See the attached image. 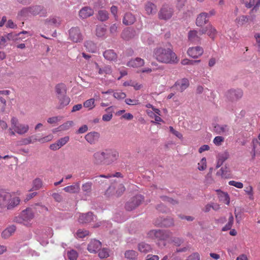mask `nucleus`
I'll return each instance as SVG.
<instances>
[{
	"label": "nucleus",
	"mask_w": 260,
	"mask_h": 260,
	"mask_svg": "<svg viewBox=\"0 0 260 260\" xmlns=\"http://www.w3.org/2000/svg\"><path fill=\"white\" fill-rule=\"evenodd\" d=\"M153 57L158 62L163 63H176L178 59L176 54L170 48L156 47L153 50Z\"/></svg>",
	"instance_id": "nucleus-1"
},
{
	"label": "nucleus",
	"mask_w": 260,
	"mask_h": 260,
	"mask_svg": "<svg viewBox=\"0 0 260 260\" xmlns=\"http://www.w3.org/2000/svg\"><path fill=\"white\" fill-rule=\"evenodd\" d=\"M20 202L19 197L14 193L9 192L5 189H0V208L12 210L18 206Z\"/></svg>",
	"instance_id": "nucleus-2"
},
{
	"label": "nucleus",
	"mask_w": 260,
	"mask_h": 260,
	"mask_svg": "<svg viewBox=\"0 0 260 260\" xmlns=\"http://www.w3.org/2000/svg\"><path fill=\"white\" fill-rule=\"evenodd\" d=\"M46 10L42 6L38 5L24 8L19 13V15L22 17L36 15H40L41 16H46Z\"/></svg>",
	"instance_id": "nucleus-3"
},
{
	"label": "nucleus",
	"mask_w": 260,
	"mask_h": 260,
	"mask_svg": "<svg viewBox=\"0 0 260 260\" xmlns=\"http://www.w3.org/2000/svg\"><path fill=\"white\" fill-rule=\"evenodd\" d=\"M34 217L33 208H27L21 212L19 216L15 218V220L17 222L27 225Z\"/></svg>",
	"instance_id": "nucleus-4"
},
{
	"label": "nucleus",
	"mask_w": 260,
	"mask_h": 260,
	"mask_svg": "<svg viewBox=\"0 0 260 260\" xmlns=\"http://www.w3.org/2000/svg\"><path fill=\"white\" fill-rule=\"evenodd\" d=\"M143 201L144 197L142 195L137 194L126 202L125 205V209L127 211H132L139 206Z\"/></svg>",
	"instance_id": "nucleus-5"
},
{
	"label": "nucleus",
	"mask_w": 260,
	"mask_h": 260,
	"mask_svg": "<svg viewBox=\"0 0 260 260\" xmlns=\"http://www.w3.org/2000/svg\"><path fill=\"white\" fill-rule=\"evenodd\" d=\"M69 39L74 43H80L83 40V36L78 27H73L69 30Z\"/></svg>",
	"instance_id": "nucleus-6"
},
{
	"label": "nucleus",
	"mask_w": 260,
	"mask_h": 260,
	"mask_svg": "<svg viewBox=\"0 0 260 260\" xmlns=\"http://www.w3.org/2000/svg\"><path fill=\"white\" fill-rule=\"evenodd\" d=\"M103 150L106 158V165H111L118 159L119 153L116 150L112 149H105Z\"/></svg>",
	"instance_id": "nucleus-7"
},
{
	"label": "nucleus",
	"mask_w": 260,
	"mask_h": 260,
	"mask_svg": "<svg viewBox=\"0 0 260 260\" xmlns=\"http://www.w3.org/2000/svg\"><path fill=\"white\" fill-rule=\"evenodd\" d=\"M125 188L122 184L115 183L113 185L110 186L106 191V194L109 195L110 193L115 194L116 197L120 196L125 191Z\"/></svg>",
	"instance_id": "nucleus-8"
},
{
	"label": "nucleus",
	"mask_w": 260,
	"mask_h": 260,
	"mask_svg": "<svg viewBox=\"0 0 260 260\" xmlns=\"http://www.w3.org/2000/svg\"><path fill=\"white\" fill-rule=\"evenodd\" d=\"M173 9L168 5H163L158 12V17L160 19L168 20L170 19L173 14Z\"/></svg>",
	"instance_id": "nucleus-9"
},
{
	"label": "nucleus",
	"mask_w": 260,
	"mask_h": 260,
	"mask_svg": "<svg viewBox=\"0 0 260 260\" xmlns=\"http://www.w3.org/2000/svg\"><path fill=\"white\" fill-rule=\"evenodd\" d=\"M148 236L150 238L156 239L158 240H164L169 237V235L166 232L160 230H151L148 232Z\"/></svg>",
	"instance_id": "nucleus-10"
},
{
	"label": "nucleus",
	"mask_w": 260,
	"mask_h": 260,
	"mask_svg": "<svg viewBox=\"0 0 260 260\" xmlns=\"http://www.w3.org/2000/svg\"><path fill=\"white\" fill-rule=\"evenodd\" d=\"M226 96L229 100L236 101L241 99L243 96V91L240 89H231L228 91Z\"/></svg>",
	"instance_id": "nucleus-11"
},
{
	"label": "nucleus",
	"mask_w": 260,
	"mask_h": 260,
	"mask_svg": "<svg viewBox=\"0 0 260 260\" xmlns=\"http://www.w3.org/2000/svg\"><path fill=\"white\" fill-rule=\"evenodd\" d=\"M93 162L96 165H106L104 150L98 151L93 154Z\"/></svg>",
	"instance_id": "nucleus-12"
},
{
	"label": "nucleus",
	"mask_w": 260,
	"mask_h": 260,
	"mask_svg": "<svg viewBox=\"0 0 260 260\" xmlns=\"http://www.w3.org/2000/svg\"><path fill=\"white\" fill-rule=\"evenodd\" d=\"M95 216L91 212L87 213H80L78 217V221L81 223H87L94 220Z\"/></svg>",
	"instance_id": "nucleus-13"
},
{
	"label": "nucleus",
	"mask_w": 260,
	"mask_h": 260,
	"mask_svg": "<svg viewBox=\"0 0 260 260\" xmlns=\"http://www.w3.org/2000/svg\"><path fill=\"white\" fill-rule=\"evenodd\" d=\"M209 14L202 12L199 14L196 19V24L198 26L202 27L208 22Z\"/></svg>",
	"instance_id": "nucleus-14"
},
{
	"label": "nucleus",
	"mask_w": 260,
	"mask_h": 260,
	"mask_svg": "<svg viewBox=\"0 0 260 260\" xmlns=\"http://www.w3.org/2000/svg\"><path fill=\"white\" fill-rule=\"evenodd\" d=\"M203 49L200 47H190L187 50V54L190 57L196 58L201 56L203 53Z\"/></svg>",
	"instance_id": "nucleus-15"
},
{
	"label": "nucleus",
	"mask_w": 260,
	"mask_h": 260,
	"mask_svg": "<svg viewBox=\"0 0 260 260\" xmlns=\"http://www.w3.org/2000/svg\"><path fill=\"white\" fill-rule=\"evenodd\" d=\"M100 137V134L96 132L88 133L85 136V139L90 144L96 143Z\"/></svg>",
	"instance_id": "nucleus-16"
},
{
	"label": "nucleus",
	"mask_w": 260,
	"mask_h": 260,
	"mask_svg": "<svg viewBox=\"0 0 260 260\" xmlns=\"http://www.w3.org/2000/svg\"><path fill=\"white\" fill-rule=\"evenodd\" d=\"M93 14V10L89 7H84L82 8L79 12V17L81 19H86L92 16Z\"/></svg>",
	"instance_id": "nucleus-17"
},
{
	"label": "nucleus",
	"mask_w": 260,
	"mask_h": 260,
	"mask_svg": "<svg viewBox=\"0 0 260 260\" xmlns=\"http://www.w3.org/2000/svg\"><path fill=\"white\" fill-rule=\"evenodd\" d=\"M189 85V81L186 78H183L176 82L174 86L180 92H183Z\"/></svg>",
	"instance_id": "nucleus-18"
},
{
	"label": "nucleus",
	"mask_w": 260,
	"mask_h": 260,
	"mask_svg": "<svg viewBox=\"0 0 260 260\" xmlns=\"http://www.w3.org/2000/svg\"><path fill=\"white\" fill-rule=\"evenodd\" d=\"M136 18L132 13H126L123 18L122 22L125 25H131L135 23Z\"/></svg>",
	"instance_id": "nucleus-19"
},
{
	"label": "nucleus",
	"mask_w": 260,
	"mask_h": 260,
	"mask_svg": "<svg viewBox=\"0 0 260 260\" xmlns=\"http://www.w3.org/2000/svg\"><path fill=\"white\" fill-rule=\"evenodd\" d=\"M56 98L58 101V104L57 107V108L58 109L63 108L65 106L69 105L70 102V99L67 94L58 96Z\"/></svg>",
	"instance_id": "nucleus-20"
},
{
	"label": "nucleus",
	"mask_w": 260,
	"mask_h": 260,
	"mask_svg": "<svg viewBox=\"0 0 260 260\" xmlns=\"http://www.w3.org/2000/svg\"><path fill=\"white\" fill-rule=\"evenodd\" d=\"M101 247V243L96 240H92L88 244L87 249L90 253H95Z\"/></svg>",
	"instance_id": "nucleus-21"
},
{
	"label": "nucleus",
	"mask_w": 260,
	"mask_h": 260,
	"mask_svg": "<svg viewBox=\"0 0 260 260\" xmlns=\"http://www.w3.org/2000/svg\"><path fill=\"white\" fill-rule=\"evenodd\" d=\"M188 39L190 42L195 44L199 43L201 40L198 31L196 30H191L188 32Z\"/></svg>",
	"instance_id": "nucleus-22"
},
{
	"label": "nucleus",
	"mask_w": 260,
	"mask_h": 260,
	"mask_svg": "<svg viewBox=\"0 0 260 260\" xmlns=\"http://www.w3.org/2000/svg\"><path fill=\"white\" fill-rule=\"evenodd\" d=\"M145 63L144 60L139 57L131 59L127 63V66L133 68H139L143 66Z\"/></svg>",
	"instance_id": "nucleus-23"
},
{
	"label": "nucleus",
	"mask_w": 260,
	"mask_h": 260,
	"mask_svg": "<svg viewBox=\"0 0 260 260\" xmlns=\"http://www.w3.org/2000/svg\"><path fill=\"white\" fill-rule=\"evenodd\" d=\"M136 31L132 29L123 30L121 34V37L124 40L128 41L135 37Z\"/></svg>",
	"instance_id": "nucleus-24"
},
{
	"label": "nucleus",
	"mask_w": 260,
	"mask_h": 260,
	"mask_svg": "<svg viewBox=\"0 0 260 260\" xmlns=\"http://www.w3.org/2000/svg\"><path fill=\"white\" fill-rule=\"evenodd\" d=\"M56 98L67 94V88L63 84H58L55 87Z\"/></svg>",
	"instance_id": "nucleus-25"
},
{
	"label": "nucleus",
	"mask_w": 260,
	"mask_h": 260,
	"mask_svg": "<svg viewBox=\"0 0 260 260\" xmlns=\"http://www.w3.org/2000/svg\"><path fill=\"white\" fill-rule=\"evenodd\" d=\"M145 9L148 15H154L157 11L156 6L151 2H147L145 4Z\"/></svg>",
	"instance_id": "nucleus-26"
},
{
	"label": "nucleus",
	"mask_w": 260,
	"mask_h": 260,
	"mask_svg": "<svg viewBox=\"0 0 260 260\" xmlns=\"http://www.w3.org/2000/svg\"><path fill=\"white\" fill-rule=\"evenodd\" d=\"M259 6L260 0H250L249 3H246V7L248 8H250L252 6H254L250 11V14L257 12Z\"/></svg>",
	"instance_id": "nucleus-27"
},
{
	"label": "nucleus",
	"mask_w": 260,
	"mask_h": 260,
	"mask_svg": "<svg viewBox=\"0 0 260 260\" xmlns=\"http://www.w3.org/2000/svg\"><path fill=\"white\" fill-rule=\"evenodd\" d=\"M125 173L124 172H113L107 175H100L99 177L106 178L113 177L122 178L125 177Z\"/></svg>",
	"instance_id": "nucleus-28"
},
{
	"label": "nucleus",
	"mask_w": 260,
	"mask_h": 260,
	"mask_svg": "<svg viewBox=\"0 0 260 260\" xmlns=\"http://www.w3.org/2000/svg\"><path fill=\"white\" fill-rule=\"evenodd\" d=\"M105 58L109 61L115 60L117 58V54L113 50H107L103 53Z\"/></svg>",
	"instance_id": "nucleus-29"
},
{
	"label": "nucleus",
	"mask_w": 260,
	"mask_h": 260,
	"mask_svg": "<svg viewBox=\"0 0 260 260\" xmlns=\"http://www.w3.org/2000/svg\"><path fill=\"white\" fill-rule=\"evenodd\" d=\"M95 70L98 71L100 75L104 74H110L112 73V69L110 66H106L103 68H100V66L97 63H95Z\"/></svg>",
	"instance_id": "nucleus-30"
},
{
	"label": "nucleus",
	"mask_w": 260,
	"mask_h": 260,
	"mask_svg": "<svg viewBox=\"0 0 260 260\" xmlns=\"http://www.w3.org/2000/svg\"><path fill=\"white\" fill-rule=\"evenodd\" d=\"M45 23L48 25L58 26L60 24V20L58 17H50L45 20Z\"/></svg>",
	"instance_id": "nucleus-31"
},
{
	"label": "nucleus",
	"mask_w": 260,
	"mask_h": 260,
	"mask_svg": "<svg viewBox=\"0 0 260 260\" xmlns=\"http://www.w3.org/2000/svg\"><path fill=\"white\" fill-rule=\"evenodd\" d=\"M29 129V126L27 124L19 123L15 128V131L19 135H23L26 133Z\"/></svg>",
	"instance_id": "nucleus-32"
},
{
	"label": "nucleus",
	"mask_w": 260,
	"mask_h": 260,
	"mask_svg": "<svg viewBox=\"0 0 260 260\" xmlns=\"http://www.w3.org/2000/svg\"><path fill=\"white\" fill-rule=\"evenodd\" d=\"M229 172V169L226 167H222L217 172L216 175L218 177H221L226 179L230 177Z\"/></svg>",
	"instance_id": "nucleus-33"
},
{
	"label": "nucleus",
	"mask_w": 260,
	"mask_h": 260,
	"mask_svg": "<svg viewBox=\"0 0 260 260\" xmlns=\"http://www.w3.org/2000/svg\"><path fill=\"white\" fill-rule=\"evenodd\" d=\"M16 231V227L14 225L10 226L5 229L2 233V236L5 239H7L12 235Z\"/></svg>",
	"instance_id": "nucleus-34"
},
{
	"label": "nucleus",
	"mask_w": 260,
	"mask_h": 260,
	"mask_svg": "<svg viewBox=\"0 0 260 260\" xmlns=\"http://www.w3.org/2000/svg\"><path fill=\"white\" fill-rule=\"evenodd\" d=\"M218 192V198L220 201L223 203L229 205L230 204V199L227 193L217 190Z\"/></svg>",
	"instance_id": "nucleus-35"
},
{
	"label": "nucleus",
	"mask_w": 260,
	"mask_h": 260,
	"mask_svg": "<svg viewBox=\"0 0 260 260\" xmlns=\"http://www.w3.org/2000/svg\"><path fill=\"white\" fill-rule=\"evenodd\" d=\"M214 131L217 134H223L229 131V127L227 125H216L214 128Z\"/></svg>",
	"instance_id": "nucleus-36"
},
{
	"label": "nucleus",
	"mask_w": 260,
	"mask_h": 260,
	"mask_svg": "<svg viewBox=\"0 0 260 260\" xmlns=\"http://www.w3.org/2000/svg\"><path fill=\"white\" fill-rule=\"evenodd\" d=\"M84 46L89 52L94 53L96 51V46L92 41H86L84 43Z\"/></svg>",
	"instance_id": "nucleus-37"
},
{
	"label": "nucleus",
	"mask_w": 260,
	"mask_h": 260,
	"mask_svg": "<svg viewBox=\"0 0 260 260\" xmlns=\"http://www.w3.org/2000/svg\"><path fill=\"white\" fill-rule=\"evenodd\" d=\"M141 39L144 43L148 45H151L154 41L152 35L148 32L143 34Z\"/></svg>",
	"instance_id": "nucleus-38"
},
{
	"label": "nucleus",
	"mask_w": 260,
	"mask_h": 260,
	"mask_svg": "<svg viewBox=\"0 0 260 260\" xmlns=\"http://www.w3.org/2000/svg\"><path fill=\"white\" fill-rule=\"evenodd\" d=\"M105 111L107 112V114L103 115L102 119L104 121H109L113 117V107L110 106L108 107L105 110Z\"/></svg>",
	"instance_id": "nucleus-39"
},
{
	"label": "nucleus",
	"mask_w": 260,
	"mask_h": 260,
	"mask_svg": "<svg viewBox=\"0 0 260 260\" xmlns=\"http://www.w3.org/2000/svg\"><path fill=\"white\" fill-rule=\"evenodd\" d=\"M138 249L140 252L146 253L150 252L152 248L150 245L142 242L138 245Z\"/></svg>",
	"instance_id": "nucleus-40"
},
{
	"label": "nucleus",
	"mask_w": 260,
	"mask_h": 260,
	"mask_svg": "<svg viewBox=\"0 0 260 260\" xmlns=\"http://www.w3.org/2000/svg\"><path fill=\"white\" fill-rule=\"evenodd\" d=\"M80 187L78 184H75L70 186H67L63 188V190L69 193H76L79 191Z\"/></svg>",
	"instance_id": "nucleus-41"
},
{
	"label": "nucleus",
	"mask_w": 260,
	"mask_h": 260,
	"mask_svg": "<svg viewBox=\"0 0 260 260\" xmlns=\"http://www.w3.org/2000/svg\"><path fill=\"white\" fill-rule=\"evenodd\" d=\"M124 255L127 259L129 260H136L138 254L137 252L134 250H129L125 251Z\"/></svg>",
	"instance_id": "nucleus-42"
},
{
	"label": "nucleus",
	"mask_w": 260,
	"mask_h": 260,
	"mask_svg": "<svg viewBox=\"0 0 260 260\" xmlns=\"http://www.w3.org/2000/svg\"><path fill=\"white\" fill-rule=\"evenodd\" d=\"M109 18V14L105 10H100L98 12V19L101 21H105Z\"/></svg>",
	"instance_id": "nucleus-43"
},
{
	"label": "nucleus",
	"mask_w": 260,
	"mask_h": 260,
	"mask_svg": "<svg viewBox=\"0 0 260 260\" xmlns=\"http://www.w3.org/2000/svg\"><path fill=\"white\" fill-rule=\"evenodd\" d=\"M248 21V18L247 16L242 15L237 18L235 20V22L238 26H241L247 22Z\"/></svg>",
	"instance_id": "nucleus-44"
},
{
	"label": "nucleus",
	"mask_w": 260,
	"mask_h": 260,
	"mask_svg": "<svg viewBox=\"0 0 260 260\" xmlns=\"http://www.w3.org/2000/svg\"><path fill=\"white\" fill-rule=\"evenodd\" d=\"M234 223V217L232 214L229 218L228 222L222 229V231H226L231 229Z\"/></svg>",
	"instance_id": "nucleus-45"
},
{
	"label": "nucleus",
	"mask_w": 260,
	"mask_h": 260,
	"mask_svg": "<svg viewBox=\"0 0 260 260\" xmlns=\"http://www.w3.org/2000/svg\"><path fill=\"white\" fill-rule=\"evenodd\" d=\"M208 31L207 32L209 37H210L211 39H213L216 34L217 30L216 29L211 25H207Z\"/></svg>",
	"instance_id": "nucleus-46"
},
{
	"label": "nucleus",
	"mask_w": 260,
	"mask_h": 260,
	"mask_svg": "<svg viewBox=\"0 0 260 260\" xmlns=\"http://www.w3.org/2000/svg\"><path fill=\"white\" fill-rule=\"evenodd\" d=\"M74 124V122L73 121H68L62 124L59 125L58 126L59 129H61L62 131H64L68 130L71 127H72Z\"/></svg>",
	"instance_id": "nucleus-47"
},
{
	"label": "nucleus",
	"mask_w": 260,
	"mask_h": 260,
	"mask_svg": "<svg viewBox=\"0 0 260 260\" xmlns=\"http://www.w3.org/2000/svg\"><path fill=\"white\" fill-rule=\"evenodd\" d=\"M43 186V184L41 180H34L32 183V187L30 191H34L41 188Z\"/></svg>",
	"instance_id": "nucleus-48"
},
{
	"label": "nucleus",
	"mask_w": 260,
	"mask_h": 260,
	"mask_svg": "<svg viewBox=\"0 0 260 260\" xmlns=\"http://www.w3.org/2000/svg\"><path fill=\"white\" fill-rule=\"evenodd\" d=\"M34 136H35V137L31 138L32 143H34V142H36V141H39V142H42V143H44V142H46L50 141L52 139V136H48L47 137H44V138H41V139L37 138V136H36L34 135Z\"/></svg>",
	"instance_id": "nucleus-49"
},
{
	"label": "nucleus",
	"mask_w": 260,
	"mask_h": 260,
	"mask_svg": "<svg viewBox=\"0 0 260 260\" xmlns=\"http://www.w3.org/2000/svg\"><path fill=\"white\" fill-rule=\"evenodd\" d=\"M67 256L70 260H77L78 253L76 250L72 249L68 251Z\"/></svg>",
	"instance_id": "nucleus-50"
},
{
	"label": "nucleus",
	"mask_w": 260,
	"mask_h": 260,
	"mask_svg": "<svg viewBox=\"0 0 260 260\" xmlns=\"http://www.w3.org/2000/svg\"><path fill=\"white\" fill-rule=\"evenodd\" d=\"M106 32V28L104 27L99 26L96 28V35L99 37H102L105 36Z\"/></svg>",
	"instance_id": "nucleus-51"
},
{
	"label": "nucleus",
	"mask_w": 260,
	"mask_h": 260,
	"mask_svg": "<svg viewBox=\"0 0 260 260\" xmlns=\"http://www.w3.org/2000/svg\"><path fill=\"white\" fill-rule=\"evenodd\" d=\"M70 138L69 136H66L64 137L59 139L56 142L58 144L60 148L67 143L69 141Z\"/></svg>",
	"instance_id": "nucleus-52"
},
{
	"label": "nucleus",
	"mask_w": 260,
	"mask_h": 260,
	"mask_svg": "<svg viewBox=\"0 0 260 260\" xmlns=\"http://www.w3.org/2000/svg\"><path fill=\"white\" fill-rule=\"evenodd\" d=\"M94 99H90L86 101L83 103L84 107L88 108L89 109H91L94 107Z\"/></svg>",
	"instance_id": "nucleus-53"
},
{
	"label": "nucleus",
	"mask_w": 260,
	"mask_h": 260,
	"mask_svg": "<svg viewBox=\"0 0 260 260\" xmlns=\"http://www.w3.org/2000/svg\"><path fill=\"white\" fill-rule=\"evenodd\" d=\"M229 157V154L227 151L218 154L217 158L224 162Z\"/></svg>",
	"instance_id": "nucleus-54"
},
{
	"label": "nucleus",
	"mask_w": 260,
	"mask_h": 260,
	"mask_svg": "<svg viewBox=\"0 0 260 260\" xmlns=\"http://www.w3.org/2000/svg\"><path fill=\"white\" fill-rule=\"evenodd\" d=\"M99 256L101 258H107L109 256V251L106 248H103L99 252Z\"/></svg>",
	"instance_id": "nucleus-55"
},
{
	"label": "nucleus",
	"mask_w": 260,
	"mask_h": 260,
	"mask_svg": "<svg viewBox=\"0 0 260 260\" xmlns=\"http://www.w3.org/2000/svg\"><path fill=\"white\" fill-rule=\"evenodd\" d=\"M156 224L160 226H169L173 224V221L171 219H164L161 222Z\"/></svg>",
	"instance_id": "nucleus-56"
},
{
	"label": "nucleus",
	"mask_w": 260,
	"mask_h": 260,
	"mask_svg": "<svg viewBox=\"0 0 260 260\" xmlns=\"http://www.w3.org/2000/svg\"><path fill=\"white\" fill-rule=\"evenodd\" d=\"M62 118V116H54L48 118L47 122L50 124L56 123L60 121Z\"/></svg>",
	"instance_id": "nucleus-57"
},
{
	"label": "nucleus",
	"mask_w": 260,
	"mask_h": 260,
	"mask_svg": "<svg viewBox=\"0 0 260 260\" xmlns=\"http://www.w3.org/2000/svg\"><path fill=\"white\" fill-rule=\"evenodd\" d=\"M206 168V159L203 157L198 163V169L200 171L205 170Z\"/></svg>",
	"instance_id": "nucleus-58"
},
{
	"label": "nucleus",
	"mask_w": 260,
	"mask_h": 260,
	"mask_svg": "<svg viewBox=\"0 0 260 260\" xmlns=\"http://www.w3.org/2000/svg\"><path fill=\"white\" fill-rule=\"evenodd\" d=\"M113 96L117 100H122L125 99L126 95L124 92L119 91L114 92Z\"/></svg>",
	"instance_id": "nucleus-59"
},
{
	"label": "nucleus",
	"mask_w": 260,
	"mask_h": 260,
	"mask_svg": "<svg viewBox=\"0 0 260 260\" xmlns=\"http://www.w3.org/2000/svg\"><path fill=\"white\" fill-rule=\"evenodd\" d=\"M161 198L162 200L164 201L167 202L173 205L177 204L178 203V202L176 200H175L173 199L170 198L166 196H163L161 197Z\"/></svg>",
	"instance_id": "nucleus-60"
},
{
	"label": "nucleus",
	"mask_w": 260,
	"mask_h": 260,
	"mask_svg": "<svg viewBox=\"0 0 260 260\" xmlns=\"http://www.w3.org/2000/svg\"><path fill=\"white\" fill-rule=\"evenodd\" d=\"M89 234V232L87 231L86 230H78L77 232V236L79 238H84L85 236H87Z\"/></svg>",
	"instance_id": "nucleus-61"
},
{
	"label": "nucleus",
	"mask_w": 260,
	"mask_h": 260,
	"mask_svg": "<svg viewBox=\"0 0 260 260\" xmlns=\"http://www.w3.org/2000/svg\"><path fill=\"white\" fill-rule=\"evenodd\" d=\"M186 260H200V254L197 253H193L189 255Z\"/></svg>",
	"instance_id": "nucleus-62"
},
{
	"label": "nucleus",
	"mask_w": 260,
	"mask_h": 260,
	"mask_svg": "<svg viewBox=\"0 0 260 260\" xmlns=\"http://www.w3.org/2000/svg\"><path fill=\"white\" fill-rule=\"evenodd\" d=\"M224 141V138L221 136H217L213 140V143L216 145H220L221 143Z\"/></svg>",
	"instance_id": "nucleus-63"
},
{
	"label": "nucleus",
	"mask_w": 260,
	"mask_h": 260,
	"mask_svg": "<svg viewBox=\"0 0 260 260\" xmlns=\"http://www.w3.org/2000/svg\"><path fill=\"white\" fill-rule=\"evenodd\" d=\"M254 38L256 39V44L255 46L257 48V51H260V34H256L254 35Z\"/></svg>",
	"instance_id": "nucleus-64"
}]
</instances>
